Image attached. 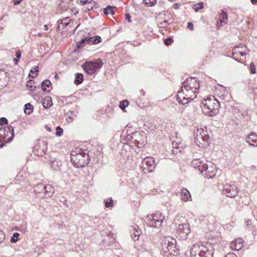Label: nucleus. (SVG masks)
Returning <instances> with one entry per match:
<instances>
[{
    "instance_id": "nucleus-6",
    "label": "nucleus",
    "mask_w": 257,
    "mask_h": 257,
    "mask_svg": "<svg viewBox=\"0 0 257 257\" xmlns=\"http://www.w3.org/2000/svg\"><path fill=\"white\" fill-rule=\"evenodd\" d=\"M164 220V217L161 213H157L148 215L147 222L149 226L159 228L162 226Z\"/></svg>"
},
{
    "instance_id": "nucleus-63",
    "label": "nucleus",
    "mask_w": 257,
    "mask_h": 257,
    "mask_svg": "<svg viewBox=\"0 0 257 257\" xmlns=\"http://www.w3.org/2000/svg\"><path fill=\"white\" fill-rule=\"evenodd\" d=\"M251 223V221L250 220H248L247 221H246V225L247 226H248L249 225H250Z\"/></svg>"
},
{
    "instance_id": "nucleus-59",
    "label": "nucleus",
    "mask_w": 257,
    "mask_h": 257,
    "mask_svg": "<svg viewBox=\"0 0 257 257\" xmlns=\"http://www.w3.org/2000/svg\"><path fill=\"white\" fill-rule=\"evenodd\" d=\"M27 86L28 87H30V88H29V90H33V86L31 85H29V82H28L27 84Z\"/></svg>"
},
{
    "instance_id": "nucleus-5",
    "label": "nucleus",
    "mask_w": 257,
    "mask_h": 257,
    "mask_svg": "<svg viewBox=\"0 0 257 257\" xmlns=\"http://www.w3.org/2000/svg\"><path fill=\"white\" fill-rule=\"evenodd\" d=\"M103 64L102 60L99 58L92 62H86L83 64L82 67L88 74L93 75L102 67Z\"/></svg>"
},
{
    "instance_id": "nucleus-19",
    "label": "nucleus",
    "mask_w": 257,
    "mask_h": 257,
    "mask_svg": "<svg viewBox=\"0 0 257 257\" xmlns=\"http://www.w3.org/2000/svg\"><path fill=\"white\" fill-rule=\"evenodd\" d=\"M177 232L184 233V237L190 233V229L188 224L182 223L178 225L177 228Z\"/></svg>"
},
{
    "instance_id": "nucleus-62",
    "label": "nucleus",
    "mask_w": 257,
    "mask_h": 257,
    "mask_svg": "<svg viewBox=\"0 0 257 257\" xmlns=\"http://www.w3.org/2000/svg\"><path fill=\"white\" fill-rule=\"evenodd\" d=\"M14 63H15V64H18V60L17 59V58H14Z\"/></svg>"
},
{
    "instance_id": "nucleus-48",
    "label": "nucleus",
    "mask_w": 257,
    "mask_h": 257,
    "mask_svg": "<svg viewBox=\"0 0 257 257\" xmlns=\"http://www.w3.org/2000/svg\"><path fill=\"white\" fill-rule=\"evenodd\" d=\"M250 73L255 74L256 73L255 66L253 62H251L250 64Z\"/></svg>"
},
{
    "instance_id": "nucleus-15",
    "label": "nucleus",
    "mask_w": 257,
    "mask_h": 257,
    "mask_svg": "<svg viewBox=\"0 0 257 257\" xmlns=\"http://www.w3.org/2000/svg\"><path fill=\"white\" fill-rule=\"evenodd\" d=\"M130 233L132 239L135 241L139 240L142 230L138 225L135 224L130 227Z\"/></svg>"
},
{
    "instance_id": "nucleus-34",
    "label": "nucleus",
    "mask_w": 257,
    "mask_h": 257,
    "mask_svg": "<svg viewBox=\"0 0 257 257\" xmlns=\"http://www.w3.org/2000/svg\"><path fill=\"white\" fill-rule=\"evenodd\" d=\"M232 57L236 61H238V62H240L241 63H243L244 60L241 59L240 58H239V54L237 51V49H233L232 53Z\"/></svg>"
},
{
    "instance_id": "nucleus-11",
    "label": "nucleus",
    "mask_w": 257,
    "mask_h": 257,
    "mask_svg": "<svg viewBox=\"0 0 257 257\" xmlns=\"http://www.w3.org/2000/svg\"><path fill=\"white\" fill-rule=\"evenodd\" d=\"M47 150V143L43 140H39L34 147L33 151L36 155L42 156Z\"/></svg>"
},
{
    "instance_id": "nucleus-51",
    "label": "nucleus",
    "mask_w": 257,
    "mask_h": 257,
    "mask_svg": "<svg viewBox=\"0 0 257 257\" xmlns=\"http://www.w3.org/2000/svg\"><path fill=\"white\" fill-rule=\"evenodd\" d=\"M187 27L191 31H193L194 30V25L192 23L188 22L187 24Z\"/></svg>"
},
{
    "instance_id": "nucleus-20",
    "label": "nucleus",
    "mask_w": 257,
    "mask_h": 257,
    "mask_svg": "<svg viewBox=\"0 0 257 257\" xmlns=\"http://www.w3.org/2000/svg\"><path fill=\"white\" fill-rule=\"evenodd\" d=\"M192 165L195 169H197L201 173H203L204 168L206 167V164L204 163L202 161L199 159H195L192 162Z\"/></svg>"
},
{
    "instance_id": "nucleus-3",
    "label": "nucleus",
    "mask_w": 257,
    "mask_h": 257,
    "mask_svg": "<svg viewBox=\"0 0 257 257\" xmlns=\"http://www.w3.org/2000/svg\"><path fill=\"white\" fill-rule=\"evenodd\" d=\"M191 87L182 86L181 91H178L177 100L179 103L185 104L193 100L198 93V90H194Z\"/></svg>"
},
{
    "instance_id": "nucleus-42",
    "label": "nucleus",
    "mask_w": 257,
    "mask_h": 257,
    "mask_svg": "<svg viewBox=\"0 0 257 257\" xmlns=\"http://www.w3.org/2000/svg\"><path fill=\"white\" fill-rule=\"evenodd\" d=\"M20 234L18 232H15L13 236L11 237V242L12 243L16 242L19 240Z\"/></svg>"
},
{
    "instance_id": "nucleus-18",
    "label": "nucleus",
    "mask_w": 257,
    "mask_h": 257,
    "mask_svg": "<svg viewBox=\"0 0 257 257\" xmlns=\"http://www.w3.org/2000/svg\"><path fill=\"white\" fill-rule=\"evenodd\" d=\"M245 141L249 146L257 147V135L254 133H252L246 137Z\"/></svg>"
},
{
    "instance_id": "nucleus-14",
    "label": "nucleus",
    "mask_w": 257,
    "mask_h": 257,
    "mask_svg": "<svg viewBox=\"0 0 257 257\" xmlns=\"http://www.w3.org/2000/svg\"><path fill=\"white\" fill-rule=\"evenodd\" d=\"M206 167L204 168L203 173H201L205 178H213L216 174L217 170L213 164L210 163L209 165L206 164Z\"/></svg>"
},
{
    "instance_id": "nucleus-1",
    "label": "nucleus",
    "mask_w": 257,
    "mask_h": 257,
    "mask_svg": "<svg viewBox=\"0 0 257 257\" xmlns=\"http://www.w3.org/2000/svg\"><path fill=\"white\" fill-rule=\"evenodd\" d=\"M203 113L207 116H213L220 110V102L214 96L211 95L203 99L201 103Z\"/></svg>"
},
{
    "instance_id": "nucleus-26",
    "label": "nucleus",
    "mask_w": 257,
    "mask_h": 257,
    "mask_svg": "<svg viewBox=\"0 0 257 257\" xmlns=\"http://www.w3.org/2000/svg\"><path fill=\"white\" fill-rule=\"evenodd\" d=\"M88 44H97L101 41V38L99 36H95L91 38H88Z\"/></svg>"
},
{
    "instance_id": "nucleus-39",
    "label": "nucleus",
    "mask_w": 257,
    "mask_h": 257,
    "mask_svg": "<svg viewBox=\"0 0 257 257\" xmlns=\"http://www.w3.org/2000/svg\"><path fill=\"white\" fill-rule=\"evenodd\" d=\"M105 206L107 208L112 207L113 206V200L111 198H109L107 200H104Z\"/></svg>"
},
{
    "instance_id": "nucleus-27",
    "label": "nucleus",
    "mask_w": 257,
    "mask_h": 257,
    "mask_svg": "<svg viewBox=\"0 0 257 257\" xmlns=\"http://www.w3.org/2000/svg\"><path fill=\"white\" fill-rule=\"evenodd\" d=\"M114 8H115V7H112L111 6H107L103 9V13L105 15H108L109 14L113 15L114 14V11L113 10Z\"/></svg>"
},
{
    "instance_id": "nucleus-41",
    "label": "nucleus",
    "mask_w": 257,
    "mask_h": 257,
    "mask_svg": "<svg viewBox=\"0 0 257 257\" xmlns=\"http://www.w3.org/2000/svg\"><path fill=\"white\" fill-rule=\"evenodd\" d=\"M143 2L148 6H154L157 3V0H143Z\"/></svg>"
},
{
    "instance_id": "nucleus-7",
    "label": "nucleus",
    "mask_w": 257,
    "mask_h": 257,
    "mask_svg": "<svg viewBox=\"0 0 257 257\" xmlns=\"http://www.w3.org/2000/svg\"><path fill=\"white\" fill-rule=\"evenodd\" d=\"M0 136L6 143L10 142L14 137V130L10 125L7 127L0 128Z\"/></svg>"
},
{
    "instance_id": "nucleus-13",
    "label": "nucleus",
    "mask_w": 257,
    "mask_h": 257,
    "mask_svg": "<svg viewBox=\"0 0 257 257\" xmlns=\"http://www.w3.org/2000/svg\"><path fill=\"white\" fill-rule=\"evenodd\" d=\"M183 86L184 87H191L194 90H199L200 88L199 81L195 77H190L187 78L183 83Z\"/></svg>"
},
{
    "instance_id": "nucleus-17",
    "label": "nucleus",
    "mask_w": 257,
    "mask_h": 257,
    "mask_svg": "<svg viewBox=\"0 0 257 257\" xmlns=\"http://www.w3.org/2000/svg\"><path fill=\"white\" fill-rule=\"evenodd\" d=\"M243 240L242 238H238L232 241L230 244V248L232 250H239L243 247Z\"/></svg>"
},
{
    "instance_id": "nucleus-53",
    "label": "nucleus",
    "mask_w": 257,
    "mask_h": 257,
    "mask_svg": "<svg viewBox=\"0 0 257 257\" xmlns=\"http://www.w3.org/2000/svg\"><path fill=\"white\" fill-rule=\"evenodd\" d=\"M225 257H237V256L233 253H228L225 255Z\"/></svg>"
},
{
    "instance_id": "nucleus-57",
    "label": "nucleus",
    "mask_w": 257,
    "mask_h": 257,
    "mask_svg": "<svg viewBox=\"0 0 257 257\" xmlns=\"http://www.w3.org/2000/svg\"><path fill=\"white\" fill-rule=\"evenodd\" d=\"M22 0H14V5L15 6H17L18 5L20 4V3H21V2L22 1Z\"/></svg>"
},
{
    "instance_id": "nucleus-29",
    "label": "nucleus",
    "mask_w": 257,
    "mask_h": 257,
    "mask_svg": "<svg viewBox=\"0 0 257 257\" xmlns=\"http://www.w3.org/2000/svg\"><path fill=\"white\" fill-rule=\"evenodd\" d=\"M43 105L45 108H48L52 105V100L50 97H46L43 99Z\"/></svg>"
},
{
    "instance_id": "nucleus-22",
    "label": "nucleus",
    "mask_w": 257,
    "mask_h": 257,
    "mask_svg": "<svg viewBox=\"0 0 257 257\" xmlns=\"http://www.w3.org/2000/svg\"><path fill=\"white\" fill-rule=\"evenodd\" d=\"M131 138L133 140L132 142H134L138 147H140L139 145H142V143L141 142V139H140L141 138V134L137 132L134 133L132 134Z\"/></svg>"
},
{
    "instance_id": "nucleus-10",
    "label": "nucleus",
    "mask_w": 257,
    "mask_h": 257,
    "mask_svg": "<svg viewBox=\"0 0 257 257\" xmlns=\"http://www.w3.org/2000/svg\"><path fill=\"white\" fill-rule=\"evenodd\" d=\"M201 133H203L202 128H198L194 131L195 143L199 147H205L206 145L204 143L207 142L209 139L208 136H202L200 135Z\"/></svg>"
},
{
    "instance_id": "nucleus-9",
    "label": "nucleus",
    "mask_w": 257,
    "mask_h": 257,
    "mask_svg": "<svg viewBox=\"0 0 257 257\" xmlns=\"http://www.w3.org/2000/svg\"><path fill=\"white\" fill-rule=\"evenodd\" d=\"M214 248L213 245L208 242H203L201 245L199 257H213Z\"/></svg>"
},
{
    "instance_id": "nucleus-49",
    "label": "nucleus",
    "mask_w": 257,
    "mask_h": 257,
    "mask_svg": "<svg viewBox=\"0 0 257 257\" xmlns=\"http://www.w3.org/2000/svg\"><path fill=\"white\" fill-rule=\"evenodd\" d=\"M173 42V40L171 38H168L165 40L164 43L166 45H169Z\"/></svg>"
},
{
    "instance_id": "nucleus-52",
    "label": "nucleus",
    "mask_w": 257,
    "mask_h": 257,
    "mask_svg": "<svg viewBox=\"0 0 257 257\" xmlns=\"http://www.w3.org/2000/svg\"><path fill=\"white\" fill-rule=\"evenodd\" d=\"M21 51L20 50H18L16 52V56L17 59H20L21 57Z\"/></svg>"
},
{
    "instance_id": "nucleus-50",
    "label": "nucleus",
    "mask_w": 257,
    "mask_h": 257,
    "mask_svg": "<svg viewBox=\"0 0 257 257\" xmlns=\"http://www.w3.org/2000/svg\"><path fill=\"white\" fill-rule=\"evenodd\" d=\"M8 124V120L5 117H1L0 118V125H3Z\"/></svg>"
},
{
    "instance_id": "nucleus-60",
    "label": "nucleus",
    "mask_w": 257,
    "mask_h": 257,
    "mask_svg": "<svg viewBox=\"0 0 257 257\" xmlns=\"http://www.w3.org/2000/svg\"><path fill=\"white\" fill-rule=\"evenodd\" d=\"M250 1L253 5H255L257 3V0H250Z\"/></svg>"
},
{
    "instance_id": "nucleus-16",
    "label": "nucleus",
    "mask_w": 257,
    "mask_h": 257,
    "mask_svg": "<svg viewBox=\"0 0 257 257\" xmlns=\"http://www.w3.org/2000/svg\"><path fill=\"white\" fill-rule=\"evenodd\" d=\"M203 242H199L194 244L190 249L191 257H199V252L201 250V245H202Z\"/></svg>"
},
{
    "instance_id": "nucleus-58",
    "label": "nucleus",
    "mask_w": 257,
    "mask_h": 257,
    "mask_svg": "<svg viewBox=\"0 0 257 257\" xmlns=\"http://www.w3.org/2000/svg\"><path fill=\"white\" fill-rule=\"evenodd\" d=\"M72 12L74 13V15H76L78 13V11L76 8H73L72 9Z\"/></svg>"
},
{
    "instance_id": "nucleus-64",
    "label": "nucleus",
    "mask_w": 257,
    "mask_h": 257,
    "mask_svg": "<svg viewBox=\"0 0 257 257\" xmlns=\"http://www.w3.org/2000/svg\"><path fill=\"white\" fill-rule=\"evenodd\" d=\"M63 204L65 205L66 207H68V204L67 203V201L66 200L64 201Z\"/></svg>"
},
{
    "instance_id": "nucleus-21",
    "label": "nucleus",
    "mask_w": 257,
    "mask_h": 257,
    "mask_svg": "<svg viewBox=\"0 0 257 257\" xmlns=\"http://www.w3.org/2000/svg\"><path fill=\"white\" fill-rule=\"evenodd\" d=\"M70 19L69 18L66 17L62 20L60 22H58L57 26V30L60 31L63 29L65 27L69 24Z\"/></svg>"
},
{
    "instance_id": "nucleus-36",
    "label": "nucleus",
    "mask_w": 257,
    "mask_h": 257,
    "mask_svg": "<svg viewBox=\"0 0 257 257\" xmlns=\"http://www.w3.org/2000/svg\"><path fill=\"white\" fill-rule=\"evenodd\" d=\"M172 153L174 154H177L178 153L181 152V149L177 143H172Z\"/></svg>"
},
{
    "instance_id": "nucleus-30",
    "label": "nucleus",
    "mask_w": 257,
    "mask_h": 257,
    "mask_svg": "<svg viewBox=\"0 0 257 257\" xmlns=\"http://www.w3.org/2000/svg\"><path fill=\"white\" fill-rule=\"evenodd\" d=\"M83 81V75L82 73H77L75 75L74 83L76 85L81 84Z\"/></svg>"
},
{
    "instance_id": "nucleus-28",
    "label": "nucleus",
    "mask_w": 257,
    "mask_h": 257,
    "mask_svg": "<svg viewBox=\"0 0 257 257\" xmlns=\"http://www.w3.org/2000/svg\"><path fill=\"white\" fill-rule=\"evenodd\" d=\"M173 22V19L172 17L169 18L167 20H164L160 22L159 24V27L161 28H165L168 25L171 24Z\"/></svg>"
},
{
    "instance_id": "nucleus-32",
    "label": "nucleus",
    "mask_w": 257,
    "mask_h": 257,
    "mask_svg": "<svg viewBox=\"0 0 257 257\" xmlns=\"http://www.w3.org/2000/svg\"><path fill=\"white\" fill-rule=\"evenodd\" d=\"M51 83L50 80L46 79L44 80L41 84L42 89L44 91H47L46 87L51 88Z\"/></svg>"
},
{
    "instance_id": "nucleus-47",
    "label": "nucleus",
    "mask_w": 257,
    "mask_h": 257,
    "mask_svg": "<svg viewBox=\"0 0 257 257\" xmlns=\"http://www.w3.org/2000/svg\"><path fill=\"white\" fill-rule=\"evenodd\" d=\"M63 129L60 126H57L56 127V135L57 136H61L63 133Z\"/></svg>"
},
{
    "instance_id": "nucleus-8",
    "label": "nucleus",
    "mask_w": 257,
    "mask_h": 257,
    "mask_svg": "<svg viewBox=\"0 0 257 257\" xmlns=\"http://www.w3.org/2000/svg\"><path fill=\"white\" fill-rule=\"evenodd\" d=\"M157 163L154 158L152 157H147L143 160L142 163V168L143 171L145 173L153 172L156 166Z\"/></svg>"
},
{
    "instance_id": "nucleus-45",
    "label": "nucleus",
    "mask_w": 257,
    "mask_h": 257,
    "mask_svg": "<svg viewBox=\"0 0 257 257\" xmlns=\"http://www.w3.org/2000/svg\"><path fill=\"white\" fill-rule=\"evenodd\" d=\"M94 5L95 2L93 1H91L89 2L87 4L86 9L88 10V11H90L93 9Z\"/></svg>"
},
{
    "instance_id": "nucleus-35",
    "label": "nucleus",
    "mask_w": 257,
    "mask_h": 257,
    "mask_svg": "<svg viewBox=\"0 0 257 257\" xmlns=\"http://www.w3.org/2000/svg\"><path fill=\"white\" fill-rule=\"evenodd\" d=\"M25 112L26 114H30L32 113L33 106L30 103H27L25 105Z\"/></svg>"
},
{
    "instance_id": "nucleus-33",
    "label": "nucleus",
    "mask_w": 257,
    "mask_h": 257,
    "mask_svg": "<svg viewBox=\"0 0 257 257\" xmlns=\"http://www.w3.org/2000/svg\"><path fill=\"white\" fill-rule=\"evenodd\" d=\"M44 191L45 194H47L49 196H50L53 194L54 188L50 185H45V190Z\"/></svg>"
},
{
    "instance_id": "nucleus-37",
    "label": "nucleus",
    "mask_w": 257,
    "mask_h": 257,
    "mask_svg": "<svg viewBox=\"0 0 257 257\" xmlns=\"http://www.w3.org/2000/svg\"><path fill=\"white\" fill-rule=\"evenodd\" d=\"M38 67L35 66L30 71L29 76L32 78H35L38 75Z\"/></svg>"
},
{
    "instance_id": "nucleus-56",
    "label": "nucleus",
    "mask_w": 257,
    "mask_h": 257,
    "mask_svg": "<svg viewBox=\"0 0 257 257\" xmlns=\"http://www.w3.org/2000/svg\"><path fill=\"white\" fill-rule=\"evenodd\" d=\"M88 0H81L80 1V3L81 5H86L88 4Z\"/></svg>"
},
{
    "instance_id": "nucleus-54",
    "label": "nucleus",
    "mask_w": 257,
    "mask_h": 257,
    "mask_svg": "<svg viewBox=\"0 0 257 257\" xmlns=\"http://www.w3.org/2000/svg\"><path fill=\"white\" fill-rule=\"evenodd\" d=\"M125 19L126 20L129 22H132V20H131V16L129 14H125Z\"/></svg>"
},
{
    "instance_id": "nucleus-43",
    "label": "nucleus",
    "mask_w": 257,
    "mask_h": 257,
    "mask_svg": "<svg viewBox=\"0 0 257 257\" xmlns=\"http://www.w3.org/2000/svg\"><path fill=\"white\" fill-rule=\"evenodd\" d=\"M59 164V162L56 161H54L52 162L51 164V167L53 168L54 170H57L59 168V166L61 165V163Z\"/></svg>"
},
{
    "instance_id": "nucleus-25",
    "label": "nucleus",
    "mask_w": 257,
    "mask_h": 257,
    "mask_svg": "<svg viewBox=\"0 0 257 257\" xmlns=\"http://www.w3.org/2000/svg\"><path fill=\"white\" fill-rule=\"evenodd\" d=\"M6 239V234L5 233L0 230V246L2 245V246H8L9 244V242L8 241H5Z\"/></svg>"
},
{
    "instance_id": "nucleus-44",
    "label": "nucleus",
    "mask_w": 257,
    "mask_h": 257,
    "mask_svg": "<svg viewBox=\"0 0 257 257\" xmlns=\"http://www.w3.org/2000/svg\"><path fill=\"white\" fill-rule=\"evenodd\" d=\"M220 19L221 23H224L225 24L227 23V14L223 13L222 14L220 15Z\"/></svg>"
},
{
    "instance_id": "nucleus-61",
    "label": "nucleus",
    "mask_w": 257,
    "mask_h": 257,
    "mask_svg": "<svg viewBox=\"0 0 257 257\" xmlns=\"http://www.w3.org/2000/svg\"><path fill=\"white\" fill-rule=\"evenodd\" d=\"M44 29L45 30L47 31L48 30V26L47 25H45L44 26Z\"/></svg>"
},
{
    "instance_id": "nucleus-24",
    "label": "nucleus",
    "mask_w": 257,
    "mask_h": 257,
    "mask_svg": "<svg viewBox=\"0 0 257 257\" xmlns=\"http://www.w3.org/2000/svg\"><path fill=\"white\" fill-rule=\"evenodd\" d=\"M248 93L252 95L254 99L257 98V85L249 86Z\"/></svg>"
},
{
    "instance_id": "nucleus-31",
    "label": "nucleus",
    "mask_w": 257,
    "mask_h": 257,
    "mask_svg": "<svg viewBox=\"0 0 257 257\" xmlns=\"http://www.w3.org/2000/svg\"><path fill=\"white\" fill-rule=\"evenodd\" d=\"M45 190V185L43 184H38L34 187V191L36 193H42Z\"/></svg>"
},
{
    "instance_id": "nucleus-12",
    "label": "nucleus",
    "mask_w": 257,
    "mask_h": 257,
    "mask_svg": "<svg viewBox=\"0 0 257 257\" xmlns=\"http://www.w3.org/2000/svg\"><path fill=\"white\" fill-rule=\"evenodd\" d=\"M237 192V187L234 185L227 184L224 186L223 193L228 197L233 198L235 197Z\"/></svg>"
},
{
    "instance_id": "nucleus-2",
    "label": "nucleus",
    "mask_w": 257,
    "mask_h": 257,
    "mask_svg": "<svg viewBox=\"0 0 257 257\" xmlns=\"http://www.w3.org/2000/svg\"><path fill=\"white\" fill-rule=\"evenodd\" d=\"M89 156L80 148H76L71 154V161L78 168L84 167L88 163Z\"/></svg>"
},
{
    "instance_id": "nucleus-23",
    "label": "nucleus",
    "mask_w": 257,
    "mask_h": 257,
    "mask_svg": "<svg viewBox=\"0 0 257 257\" xmlns=\"http://www.w3.org/2000/svg\"><path fill=\"white\" fill-rule=\"evenodd\" d=\"M180 193L181 199L182 200L184 201H188L189 198H191V194L189 191L185 188L182 189Z\"/></svg>"
},
{
    "instance_id": "nucleus-38",
    "label": "nucleus",
    "mask_w": 257,
    "mask_h": 257,
    "mask_svg": "<svg viewBox=\"0 0 257 257\" xmlns=\"http://www.w3.org/2000/svg\"><path fill=\"white\" fill-rule=\"evenodd\" d=\"M88 44V37H86L85 39H82L79 43H77V47L79 49H80L84 47V44Z\"/></svg>"
},
{
    "instance_id": "nucleus-46",
    "label": "nucleus",
    "mask_w": 257,
    "mask_h": 257,
    "mask_svg": "<svg viewBox=\"0 0 257 257\" xmlns=\"http://www.w3.org/2000/svg\"><path fill=\"white\" fill-rule=\"evenodd\" d=\"M127 105H128V101H127V100H125L122 101L120 102L119 107H120L121 109L123 110L125 108V107H126V106Z\"/></svg>"
},
{
    "instance_id": "nucleus-4",
    "label": "nucleus",
    "mask_w": 257,
    "mask_h": 257,
    "mask_svg": "<svg viewBox=\"0 0 257 257\" xmlns=\"http://www.w3.org/2000/svg\"><path fill=\"white\" fill-rule=\"evenodd\" d=\"M162 249L165 253V255L178 256L180 252L176 246V240L174 238L168 237L164 238L162 242Z\"/></svg>"
},
{
    "instance_id": "nucleus-40",
    "label": "nucleus",
    "mask_w": 257,
    "mask_h": 257,
    "mask_svg": "<svg viewBox=\"0 0 257 257\" xmlns=\"http://www.w3.org/2000/svg\"><path fill=\"white\" fill-rule=\"evenodd\" d=\"M204 7V4L203 2H200L197 4L194 5V10L195 12H198L199 10H202Z\"/></svg>"
},
{
    "instance_id": "nucleus-55",
    "label": "nucleus",
    "mask_w": 257,
    "mask_h": 257,
    "mask_svg": "<svg viewBox=\"0 0 257 257\" xmlns=\"http://www.w3.org/2000/svg\"><path fill=\"white\" fill-rule=\"evenodd\" d=\"M237 51L238 52L239 55H240V56H244V55H246V53L244 52H243L242 51H240V50H238V48H237Z\"/></svg>"
}]
</instances>
